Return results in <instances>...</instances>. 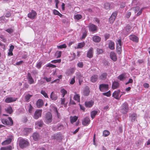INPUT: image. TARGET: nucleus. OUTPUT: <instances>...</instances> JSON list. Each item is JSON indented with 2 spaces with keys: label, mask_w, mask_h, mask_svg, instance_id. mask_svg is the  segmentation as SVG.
Segmentation results:
<instances>
[{
  "label": "nucleus",
  "mask_w": 150,
  "mask_h": 150,
  "mask_svg": "<svg viewBox=\"0 0 150 150\" xmlns=\"http://www.w3.org/2000/svg\"><path fill=\"white\" fill-rule=\"evenodd\" d=\"M18 140L19 146L22 149L25 148L29 145V143L27 139L19 138Z\"/></svg>",
  "instance_id": "obj_1"
},
{
  "label": "nucleus",
  "mask_w": 150,
  "mask_h": 150,
  "mask_svg": "<svg viewBox=\"0 0 150 150\" xmlns=\"http://www.w3.org/2000/svg\"><path fill=\"white\" fill-rule=\"evenodd\" d=\"M1 121L3 124L6 125L12 126L13 124V120L10 117H8L7 119H2Z\"/></svg>",
  "instance_id": "obj_2"
},
{
  "label": "nucleus",
  "mask_w": 150,
  "mask_h": 150,
  "mask_svg": "<svg viewBox=\"0 0 150 150\" xmlns=\"http://www.w3.org/2000/svg\"><path fill=\"white\" fill-rule=\"evenodd\" d=\"M121 111L123 114L126 113L128 111V104L127 103H123L121 107Z\"/></svg>",
  "instance_id": "obj_3"
},
{
  "label": "nucleus",
  "mask_w": 150,
  "mask_h": 150,
  "mask_svg": "<svg viewBox=\"0 0 150 150\" xmlns=\"http://www.w3.org/2000/svg\"><path fill=\"white\" fill-rule=\"evenodd\" d=\"M108 88L109 86L107 84H100L99 86V89L102 92H104L108 90Z\"/></svg>",
  "instance_id": "obj_4"
},
{
  "label": "nucleus",
  "mask_w": 150,
  "mask_h": 150,
  "mask_svg": "<svg viewBox=\"0 0 150 150\" xmlns=\"http://www.w3.org/2000/svg\"><path fill=\"white\" fill-rule=\"evenodd\" d=\"M42 113V110H36L34 113L33 116V118L35 119H38L40 117H41Z\"/></svg>",
  "instance_id": "obj_5"
},
{
  "label": "nucleus",
  "mask_w": 150,
  "mask_h": 150,
  "mask_svg": "<svg viewBox=\"0 0 150 150\" xmlns=\"http://www.w3.org/2000/svg\"><path fill=\"white\" fill-rule=\"evenodd\" d=\"M88 27L89 31L91 32H94L96 31L97 30V26L93 24H89Z\"/></svg>",
  "instance_id": "obj_6"
},
{
  "label": "nucleus",
  "mask_w": 150,
  "mask_h": 150,
  "mask_svg": "<svg viewBox=\"0 0 150 150\" xmlns=\"http://www.w3.org/2000/svg\"><path fill=\"white\" fill-rule=\"evenodd\" d=\"M52 120V116L51 113L48 112L46 115V120L48 124L51 122Z\"/></svg>",
  "instance_id": "obj_7"
},
{
  "label": "nucleus",
  "mask_w": 150,
  "mask_h": 150,
  "mask_svg": "<svg viewBox=\"0 0 150 150\" xmlns=\"http://www.w3.org/2000/svg\"><path fill=\"white\" fill-rule=\"evenodd\" d=\"M37 13L35 11L33 10H32L28 14V17L30 18L33 19H34Z\"/></svg>",
  "instance_id": "obj_8"
},
{
  "label": "nucleus",
  "mask_w": 150,
  "mask_h": 150,
  "mask_svg": "<svg viewBox=\"0 0 150 150\" xmlns=\"http://www.w3.org/2000/svg\"><path fill=\"white\" fill-rule=\"evenodd\" d=\"M117 15V12H114L112 13L111 16L109 18V21L110 23H112L114 21Z\"/></svg>",
  "instance_id": "obj_9"
},
{
  "label": "nucleus",
  "mask_w": 150,
  "mask_h": 150,
  "mask_svg": "<svg viewBox=\"0 0 150 150\" xmlns=\"http://www.w3.org/2000/svg\"><path fill=\"white\" fill-rule=\"evenodd\" d=\"M13 138V137L12 136H9L8 138L2 143V144L5 145L10 144Z\"/></svg>",
  "instance_id": "obj_10"
},
{
  "label": "nucleus",
  "mask_w": 150,
  "mask_h": 150,
  "mask_svg": "<svg viewBox=\"0 0 150 150\" xmlns=\"http://www.w3.org/2000/svg\"><path fill=\"white\" fill-rule=\"evenodd\" d=\"M120 91L119 90L115 91L112 94V96L117 99H120L121 96L122 95V94L120 96H119V93Z\"/></svg>",
  "instance_id": "obj_11"
},
{
  "label": "nucleus",
  "mask_w": 150,
  "mask_h": 150,
  "mask_svg": "<svg viewBox=\"0 0 150 150\" xmlns=\"http://www.w3.org/2000/svg\"><path fill=\"white\" fill-rule=\"evenodd\" d=\"M76 77L79 80V82L80 85H81L83 81V77L80 73H77L76 74Z\"/></svg>",
  "instance_id": "obj_12"
},
{
  "label": "nucleus",
  "mask_w": 150,
  "mask_h": 150,
  "mask_svg": "<svg viewBox=\"0 0 150 150\" xmlns=\"http://www.w3.org/2000/svg\"><path fill=\"white\" fill-rule=\"evenodd\" d=\"M90 122V120L88 117H86L82 121V124L84 126H87L88 125Z\"/></svg>",
  "instance_id": "obj_13"
},
{
  "label": "nucleus",
  "mask_w": 150,
  "mask_h": 150,
  "mask_svg": "<svg viewBox=\"0 0 150 150\" xmlns=\"http://www.w3.org/2000/svg\"><path fill=\"white\" fill-rule=\"evenodd\" d=\"M33 139L35 141L38 140L40 138V137L38 133L34 132L32 136Z\"/></svg>",
  "instance_id": "obj_14"
},
{
  "label": "nucleus",
  "mask_w": 150,
  "mask_h": 150,
  "mask_svg": "<svg viewBox=\"0 0 150 150\" xmlns=\"http://www.w3.org/2000/svg\"><path fill=\"white\" fill-rule=\"evenodd\" d=\"M110 57L111 59L113 61H116L117 60V57L115 53L113 52L110 53Z\"/></svg>",
  "instance_id": "obj_15"
},
{
  "label": "nucleus",
  "mask_w": 150,
  "mask_h": 150,
  "mask_svg": "<svg viewBox=\"0 0 150 150\" xmlns=\"http://www.w3.org/2000/svg\"><path fill=\"white\" fill-rule=\"evenodd\" d=\"M17 99V98L11 97H7L5 100V102L7 103H9L16 101Z\"/></svg>",
  "instance_id": "obj_16"
},
{
  "label": "nucleus",
  "mask_w": 150,
  "mask_h": 150,
  "mask_svg": "<svg viewBox=\"0 0 150 150\" xmlns=\"http://www.w3.org/2000/svg\"><path fill=\"white\" fill-rule=\"evenodd\" d=\"M129 118L132 122H134L137 118V115L136 113H133L129 114Z\"/></svg>",
  "instance_id": "obj_17"
},
{
  "label": "nucleus",
  "mask_w": 150,
  "mask_h": 150,
  "mask_svg": "<svg viewBox=\"0 0 150 150\" xmlns=\"http://www.w3.org/2000/svg\"><path fill=\"white\" fill-rule=\"evenodd\" d=\"M27 75V79H28L29 83L30 84L33 83H34V81L31 76V74L29 73H28Z\"/></svg>",
  "instance_id": "obj_18"
},
{
  "label": "nucleus",
  "mask_w": 150,
  "mask_h": 150,
  "mask_svg": "<svg viewBox=\"0 0 150 150\" xmlns=\"http://www.w3.org/2000/svg\"><path fill=\"white\" fill-rule=\"evenodd\" d=\"M98 79V76L96 74H94L91 77L90 80L91 82L95 83L97 81Z\"/></svg>",
  "instance_id": "obj_19"
},
{
  "label": "nucleus",
  "mask_w": 150,
  "mask_h": 150,
  "mask_svg": "<svg viewBox=\"0 0 150 150\" xmlns=\"http://www.w3.org/2000/svg\"><path fill=\"white\" fill-rule=\"evenodd\" d=\"M50 98L53 100H56L58 98V96L57 94L55 93L54 92H52L50 96Z\"/></svg>",
  "instance_id": "obj_20"
},
{
  "label": "nucleus",
  "mask_w": 150,
  "mask_h": 150,
  "mask_svg": "<svg viewBox=\"0 0 150 150\" xmlns=\"http://www.w3.org/2000/svg\"><path fill=\"white\" fill-rule=\"evenodd\" d=\"M43 101L41 99L38 100L36 102V105L38 108H40L43 105Z\"/></svg>",
  "instance_id": "obj_21"
},
{
  "label": "nucleus",
  "mask_w": 150,
  "mask_h": 150,
  "mask_svg": "<svg viewBox=\"0 0 150 150\" xmlns=\"http://www.w3.org/2000/svg\"><path fill=\"white\" fill-rule=\"evenodd\" d=\"M93 49L92 47L90 48L88 51L87 56L88 58H91L93 56Z\"/></svg>",
  "instance_id": "obj_22"
},
{
  "label": "nucleus",
  "mask_w": 150,
  "mask_h": 150,
  "mask_svg": "<svg viewBox=\"0 0 150 150\" xmlns=\"http://www.w3.org/2000/svg\"><path fill=\"white\" fill-rule=\"evenodd\" d=\"M130 39L134 42H138L139 41L138 38L136 36L134 35H130L129 36Z\"/></svg>",
  "instance_id": "obj_23"
},
{
  "label": "nucleus",
  "mask_w": 150,
  "mask_h": 150,
  "mask_svg": "<svg viewBox=\"0 0 150 150\" xmlns=\"http://www.w3.org/2000/svg\"><path fill=\"white\" fill-rule=\"evenodd\" d=\"M94 102L91 100L88 101L86 102L85 104L86 106L87 107L90 108L93 105Z\"/></svg>",
  "instance_id": "obj_24"
},
{
  "label": "nucleus",
  "mask_w": 150,
  "mask_h": 150,
  "mask_svg": "<svg viewBox=\"0 0 150 150\" xmlns=\"http://www.w3.org/2000/svg\"><path fill=\"white\" fill-rule=\"evenodd\" d=\"M119 86V83L117 81H114L112 83V88L113 89H115L117 88Z\"/></svg>",
  "instance_id": "obj_25"
},
{
  "label": "nucleus",
  "mask_w": 150,
  "mask_h": 150,
  "mask_svg": "<svg viewBox=\"0 0 150 150\" xmlns=\"http://www.w3.org/2000/svg\"><path fill=\"white\" fill-rule=\"evenodd\" d=\"M93 41L96 42H99L101 39V38L98 36L95 35L92 38Z\"/></svg>",
  "instance_id": "obj_26"
},
{
  "label": "nucleus",
  "mask_w": 150,
  "mask_h": 150,
  "mask_svg": "<svg viewBox=\"0 0 150 150\" xmlns=\"http://www.w3.org/2000/svg\"><path fill=\"white\" fill-rule=\"evenodd\" d=\"M108 75L106 73H103L99 76V78L101 80H105L107 78Z\"/></svg>",
  "instance_id": "obj_27"
},
{
  "label": "nucleus",
  "mask_w": 150,
  "mask_h": 150,
  "mask_svg": "<svg viewBox=\"0 0 150 150\" xmlns=\"http://www.w3.org/2000/svg\"><path fill=\"white\" fill-rule=\"evenodd\" d=\"M104 7L106 10H110L112 7L110 4L109 3H106L104 4Z\"/></svg>",
  "instance_id": "obj_28"
},
{
  "label": "nucleus",
  "mask_w": 150,
  "mask_h": 150,
  "mask_svg": "<svg viewBox=\"0 0 150 150\" xmlns=\"http://www.w3.org/2000/svg\"><path fill=\"white\" fill-rule=\"evenodd\" d=\"M32 95H30L29 94H27L24 97L25 102H29L30 98L32 97Z\"/></svg>",
  "instance_id": "obj_29"
},
{
  "label": "nucleus",
  "mask_w": 150,
  "mask_h": 150,
  "mask_svg": "<svg viewBox=\"0 0 150 150\" xmlns=\"http://www.w3.org/2000/svg\"><path fill=\"white\" fill-rule=\"evenodd\" d=\"M78 117L74 116V117L70 116V120L71 123L73 124V123L75 122L77 120Z\"/></svg>",
  "instance_id": "obj_30"
},
{
  "label": "nucleus",
  "mask_w": 150,
  "mask_h": 150,
  "mask_svg": "<svg viewBox=\"0 0 150 150\" xmlns=\"http://www.w3.org/2000/svg\"><path fill=\"white\" fill-rule=\"evenodd\" d=\"M109 47L111 50H113L115 49L114 43L111 41H110L109 43Z\"/></svg>",
  "instance_id": "obj_31"
},
{
  "label": "nucleus",
  "mask_w": 150,
  "mask_h": 150,
  "mask_svg": "<svg viewBox=\"0 0 150 150\" xmlns=\"http://www.w3.org/2000/svg\"><path fill=\"white\" fill-rule=\"evenodd\" d=\"M90 92L89 88H86L83 91V95L85 96H87L89 95Z\"/></svg>",
  "instance_id": "obj_32"
},
{
  "label": "nucleus",
  "mask_w": 150,
  "mask_h": 150,
  "mask_svg": "<svg viewBox=\"0 0 150 150\" xmlns=\"http://www.w3.org/2000/svg\"><path fill=\"white\" fill-rule=\"evenodd\" d=\"M85 45V43L84 42H82L79 43L78 44V46L76 47H75V48H81L84 47Z\"/></svg>",
  "instance_id": "obj_33"
},
{
  "label": "nucleus",
  "mask_w": 150,
  "mask_h": 150,
  "mask_svg": "<svg viewBox=\"0 0 150 150\" xmlns=\"http://www.w3.org/2000/svg\"><path fill=\"white\" fill-rule=\"evenodd\" d=\"M43 122L42 121L40 120L39 121H38L35 123V125L37 126H39L40 127H42L43 125Z\"/></svg>",
  "instance_id": "obj_34"
},
{
  "label": "nucleus",
  "mask_w": 150,
  "mask_h": 150,
  "mask_svg": "<svg viewBox=\"0 0 150 150\" xmlns=\"http://www.w3.org/2000/svg\"><path fill=\"white\" fill-rule=\"evenodd\" d=\"M97 113L98 111L95 110H93L91 112V117L92 119H93L95 117V116L97 114Z\"/></svg>",
  "instance_id": "obj_35"
},
{
  "label": "nucleus",
  "mask_w": 150,
  "mask_h": 150,
  "mask_svg": "<svg viewBox=\"0 0 150 150\" xmlns=\"http://www.w3.org/2000/svg\"><path fill=\"white\" fill-rule=\"evenodd\" d=\"M6 111L9 114H11L13 112V110L11 106H9L5 109Z\"/></svg>",
  "instance_id": "obj_36"
},
{
  "label": "nucleus",
  "mask_w": 150,
  "mask_h": 150,
  "mask_svg": "<svg viewBox=\"0 0 150 150\" xmlns=\"http://www.w3.org/2000/svg\"><path fill=\"white\" fill-rule=\"evenodd\" d=\"M125 74L123 73L121 74L118 77V79L120 81L122 80L123 79H125Z\"/></svg>",
  "instance_id": "obj_37"
},
{
  "label": "nucleus",
  "mask_w": 150,
  "mask_h": 150,
  "mask_svg": "<svg viewBox=\"0 0 150 150\" xmlns=\"http://www.w3.org/2000/svg\"><path fill=\"white\" fill-rule=\"evenodd\" d=\"M82 17V16L80 14H76L74 16V19L78 20L81 19Z\"/></svg>",
  "instance_id": "obj_38"
},
{
  "label": "nucleus",
  "mask_w": 150,
  "mask_h": 150,
  "mask_svg": "<svg viewBox=\"0 0 150 150\" xmlns=\"http://www.w3.org/2000/svg\"><path fill=\"white\" fill-rule=\"evenodd\" d=\"M131 29V27L129 25H127L125 27L126 31L128 33L130 32Z\"/></svg>",
  "instance_id": "obj_39"
},
{
  "label": "nucleus",
  "mask_w": 150,
  "mask_h": 150,
  "mask_svg": "<svg viewBox=\"0 0 150 150\" xmlns=\"http://www.w3.org/2000/svg\"><path fill=\"white\" fill-rule=\"evenodd\" d=\"M61 92L62 93V98H64L65 94L67 93V91L64 88L61 90Z\"/></svg>",
  "instance_id": "obj_40"
},
{
  "label": "nucleus",
  "mask_w": 150,
  "mask_h": 150,
  "mask_svg": "<svg viewBox=\"0 0 150 150\" xmlns=\"http://www.w3.org/2000/svg\"><path fill=\"white\" fill-rule=\"evenodd\" d=\"M80 96L76 94L74 97V99L79 102L80 101Z\"/></svg>",
  "instance_id": "obj_41"
},
{
  "label": "nucleus",
  "mask_w": 150,
  "mask_h": 150,
  "mask_svg": "<svg viewBox=\"0 0 150 150\" xmlns=\"http://www.w3.org/2000/svg\"><path fill=\"white\" fill-rule=\"evenodd\" d=\"M117 52L118 54H120L121 53L122 48L121 47L117 46Z\"/></svg>",
  "instance_id": "obj_42"
},
{
  "label": "nucleus",
  "mask_w": 150,
  "mask_h": 150,
  "mask_svg": "<svg viewBox=\"0 0 150 150\" xmlns=\"http://www.w3.org/2000/svg\"><path fill=\"white\" fill-rule=\"evenodd\" d=\"M5 31L9 34H11L13 32L14 30L12 28H9L6 30Z\"/></svg>",
  "instance_id": "obj_43"
},
{
  "label": "nucleus",
  "mask_w": 150,
  "mask_h": 150,
  "mask_svg": "<svg viewBox=\"0 0 150 150\" xmlns=\"http://www.w3.org/2000/svg\"><path fill=\"white\" fill-rule=\"evenodd\" d=\"M110 134L109 132L107 130H104L103 133V135L105 137H106L108 136Z\"/></svg>",
  "instance_id": "obj_44"
},
{
  "label": "nucleus",
  "mask_w": 150,
  "mask_h": 150,
  "mask_svg": "<svg viewBox=\"0 0 150 150\" xmlns=\"http://www.w3.org/2000/svg\"><path fill=\"white\" fill-rule=\"evenodd\" d=\"M117 46L121 47L122 45V41L121 39H119L116 43Z\"/></svg>",
  "instance_id": "obj_45"
},
{
  "label": "nucleus",
  "mask_w": 150,
  "mask_h": 150,
  "mask_svg": "<svg viewBox=\"0 0 150 150\" xmlns=\"http://www.w3.org/2000/svg\"><path fill=\"white\" fill-rule=\"evenodd\" d=\"M41 93L46 98H48L47 93L44 91L42 90L41 91Z\"/></svg>",
  "instance_id": "obj_46"
},
{
  "label": "nucleus",
  "mask_w": 150,
  "mask_h": 150,
  "mask_svg": "<svg viewBox=\"0 0 150 150\" xmlns=\"http://www.w3.org/2000/svg\"><path fill=\"white\" fill-rule=\"evenodd\" d=\"M61 55V51H57L55 53V56L57 58L60 57Z\"/></svg>",
  "instance_id": "obj_47"
},
{
  "label": "nucleus",
  "mask_w": 150,
  "mask_h": 150,
  "mask_svg": "<svg viewBox=\"0 0 150 150\" xmlns=\"http://www.w3.org/2000/svg\"><path fill=\"white\" fill-rule=\"evenodd\" d=\"M103 95L104 96H106L108 97H109L110 96V91H109L108 92H106V93H103Z\"/></svg>",
  "instance_id": "obj_48"
},
{
  "label": "nucleus",
  "mask_w": 150,
  "mask_h": 150,
  "mask_svg": "<svg viewBox=\"0 0 150 150\" xmlns=\"http://www.w3.org/2000/svg\"><path fill=\"white\" fill-rule=\"evenodd\" d=\"M96 50L98 54H102L103 52V50L101 49L97 48Z\"/></svg>",
  "instance_id": "obj_49"
},
{
  "label": "nucleus",
  "mask_w": 150,
  "mask_h": 150,
  "mask_svg": "<svg viewBox=\"0 0 150 150\" xmlns=\"http://www.w3.org/2000/svg\"><path fill=\"white\" fill-rule=\"evenodd\" d=\"M54 110L55 112L57 113V116L58 118L60 117V115L59 113L58 112L57 108L56 107L54 108Z\"/></svg>",
  "instance_id": "obj_50"
},
{
  "label": "nucleus",
  "mask_w": 150,
  "mask_h": 150,
  "mask_svg": "<svg viewBox=\"0 0 150 150\" xmlns=\"http://www.w3.org/2000/svg\"><path fill=\"white\" fill-rule=\"evenodd\" d=\"M61 59H55L54 60H52L51 61V62L52 63H60L61 62Z\"/></svg>",
  "instance_id": "obj_51"
},
{
  "label": "nucleus",
  "mask_w": 150,
  "mask_h": 150,
  "mask_svg": "<svg viewBox=\"0 0 150 150\" xmlns=\"http://www.w3.org/2000/svg\"><path fill=\"white\" fill-rule=\"evenodd\" d=\"M75 82V77H74L72 78L70 80V83L71 84H73Z\"/></svg>",
  "instance_id": "obj_52"
},
{
  "label": "nucleus",
  "mask_w": 150,
  "mask_h": 150,
  "mask_svg": "<svg viewBox=\"0 0 150 150\" xmlns=\"http://www.w3.org/2000/svg\"><path fill=\"white\" fill-rule=\"evenodd\" d=\"M42 64V62H39L37 64V67L38 69L40 68Z\"/></svg>",
  "instance_id": "obj_53"
},
{
  "label": "nucleus",
  "mask_w": 150,
  "mask_h": 150,
  "mask_svg": "<svg viewBox=\"0 0 150 150\" xmlns=\"http://www.w3.org/2000/svg\"><path fill=\"white\" fill-rule=\"evenodd\" d=\"M66 45L65 44H64L62 45H61L59 46H57V47L58 48H66Z\"/></svg>",
  "instance_id": "obj_54"
},
{
  "label": "nucleus",
  "mask_w": 150,
  "mask_h": 150,
  "mask_svg": "<svg viewBox=\"0 0 150 150\" xmlns=\"http://www.w3.org/2000/svg\"><path fill=\"white\" fill-rule=\"evenodd\" d=\"M33 108L31 105L30 104L29 105V106L28 109V111L30 113H32V110L33 109Z\"/></svg>",
  "instance_id": "obj_55"
},
{
  "label": "nucleus",
  "mask_w": 150,
  "mask_h": 150,
  "mask_svg": "<svg viewBox=\"0 0 150 150\" xmlns=\"http://www.w3.org/2000/svg\"><path fill=\"white\" fill-rule=\"evenodd\" d=\"M78 66L80 68H82L83 67V64L82 62H79L77 64Z\"/></svg>",
  "instance_id": "obj_56"
},
{
  "label": "nucleus",
  "mask_w": 150,
  "mask_h": 150,
  "mask_svg": "<svg viewBox=\"0 0 150 150\" xmlns=\"http://www.w3.org/2000/svg\"><path fill=\"white\" fill-rule=\"evenodd\" d=\"M140 8L139 7L137 6L134 8L135 13H136L137 11H139L140 10Z\"/></svg>",
  "instance_id": "obj_57"
},
{
  "label": "nucleus",
  "mask_w": 150,
  "mask_h": 150,
  "mask_svg": "<svg viewBox=\"0 0 150 150\" xmlns=\"http://www.w3.org/2000/svg\"><path fill=\"white\" fill-rule=\"evenodd\" d=\"M47 67L55 68L56 67V66L52 64L49 63L47 64Z\"/></svg>",
  "instance_id": "obj_58"
},
{
  "label": "nucleus",
  "mask_w": 150,
  "mask_h": 150,
  "mask_svg": "<svg viewBox=\"0 0 150 150\" xmlns=\"http://www.w3.org/2000/svg\"><path fill=\"white\" fill-rule=\"evenodd\" d=\"M87 35V33L86 31L84 32L82 34V36L81 37L82 39H84L86 37Z\"/></svg>",
  "instance_id": "obj_59"
},
{
  "label": "nucleus",
  "mask_w": 150,
  "mask_h": 150,
  "mask_svg": "<svg viewBox=\"0 0 150 150\" xmlns=\"http://www.w3.org/2000/svg\"><path fill=\"white\" fill-rule=\"evenodd\" d=\"M56 3V7L57 8H58V4L59 3V1L58 0H54Z\"/></svg>",
  "instance_id": "obj_60"
},
{
  "label": "nucleus",
  "mask_w": 150,
  "mask_h": 150,
  "mask_svg": "<svg viewBox=\"0 0 150 150\" xmlns=\"http://www.w3.org/2000/svg\"><path fill=\"white\" fill-rule=\"evenodd\" d=\"M61 104L62 105L64 104V103L65 101V98H61Z\"/></svg>",
  "instance_id": "obj_61"
},
{
  "label": "nucleus",
  "mask_w": 150,
  "mask_h": 150,
  "mask_svg": "<svg viewBox=\"0 0 150 150\" xmlns=\"http://www.w3.org/2000/svg\"><path fill=\"white\" fill-rule=\"evenodd\" d=\"M110 36L109 34H106L105 35V40L106 41L108 39Z\"/></svg>",
  "instance_id": "obj_62"
},
{
  "label": "nucleus",
  "mask_w": 150,
  "mask_h": 150,
  "mask_svg": "<svg viewBox=\"0 0 150 150\" xmlns=\"http://www.w3.org/2000/svg\"><path fill=\"white\" fill-rule=\"evenodd\" d=\"M0 38L2 39V40L4 42H5L6 41V40L4 38V36L2 35H0Z\"/></svg>",
  "instance_id": "obj_63"
},
{
  "label": "nucleus",
  "mask_w": 150,
  "mask_h": 150,
  "mask_svg": "<svg viewBox=\"0 0 150 150\" xmlns=\"http://www.w3.org/2000/svg\"><path fill=\"white\" fill-rule=\"evenodd\" d=\"M44 79L46 80V81L47 82H49L51 80V78L50 77L47 78V77H45L44 78Z\"/></svg>",
  "instance_id": "obj_64"
}]
</instances>
